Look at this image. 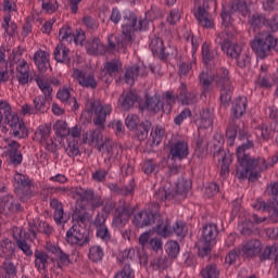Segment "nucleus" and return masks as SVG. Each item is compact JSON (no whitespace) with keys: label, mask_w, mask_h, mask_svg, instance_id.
Wrapping results in <instances>:
<instances>
[{"label":"nucleus","mask_w":278,"mask_h":278,"mask_svg":"<svg viewBox=\"0 0 278 278\" xmlns=\"http://www.w3.org/2000/svg\"><path fill=\"white\" fill-rule=\"evenodd\" d=\"M96 114L93 118V125L98 127V129L90 130L89 132L83 134V144H89V147H98V151H103L105 149V153L108 162H112L114 160V153L118 155V148L112 146V142L109 138H103V129H105V121L110 114H112V106L111 105H103L101 100H88L86 103V110L81 113Z\"/></svg>","instance_id":"nucleus-1"},{"label":"nucleus","mask_w":278,"mask_h":278,"mask_svg":"<svg viewBox=\"0 0 278 278\" xmlns=\"http://www.w3.org/2000/svg\"><path fill=\"white\" fill-rule=\"evenodd\" d=\"M249 149H253V141H248L238 147L236 166V175L238 179H249V181H255L260 177L261 173L268 170L269 165L266 164L264 157H252L247 153Z\"/></svg>","instance_id":"nucleus-2"},{"label":"nucleus","mask_w":278,"mask_h":278,"mask_svg":"<svg viewBox=\"0 0 278 278\" xmlns=\"http://www.w3.org/2000/svg\"><path fill=\"white\" fill-rule=\"evenodd\" d=\"M132 224L137 226L139 229L142 227H151V225H155L153 227L154 231L159 236L163 238H167L170 230H168V222L164 223V217L161 214L152 213L150 211L139 212L134 216Z\"/></svg>","instance_id":"nucleus-3"},{"label":"nucleus","mask_w":278,"mask_h":278,"mask_svg":"<svg viewBox=\"0 0 278 278\" xmlns=\"http://www.w3.org/2000/svg\"><path fill=\"white\" fill-rule=\"evenodd\" d=\"M251 47L260 60H266L273 51L278 52V38L271 31H262L254 37Z\"/></svg>","instance_id":"nucleus-4"},{"label":"nucleus","mask_w":278,"mask_h":278,"mask_svg":"<svg viewBox=\"0 0 278 278\" xmlns=\"http://www.w3.org/2000/svg\"><path fill=\"white\" fill-rule=\"evenodd\" d=\"M11 129V136L14 138H27V127L21 122L18 115H12V108L8 102H0V123L3 121Z\"/></svg>","instance_id":"nucleus-5"},{"label":"nucleus","mask_w":278,"mask_h":278,"mask_svg":"<svg viewBox=\"0 0 278 278\" xmlns=\"http://www.w3.org/2000/svg\"><path fill=\"white\" fill-rule=\"evenodd\" d=\"M214 77L215 84L220 92V103L228 105V103H231V96L233 94V85H231L229 70L222 67Z\"/></svg>","instance_id":"nucleus-6"},{"label":"nucleus","mask_w":278,"mask_h":278,"mask_svg":"<svg viewBox=\"0 0 278 278\" xmlns=\"http://www.w3.org/2000/svg\"><path fill=\"white\" fill-rule=\"evenodd\" d=\"M138 25V16L134 12L125 13L122 20V35L118 39V45L127 47L134 42V31Z\"/></svg>","instance_id":"nucleus-7"},{"label":"nucleus","mask_w":278,"mask_h":278,"mask_svg":"<svg viewBox=\"0 0 278 278\" xmlns=\"http://www.w3.org/2000/svg\"><path fill=\"white\" fill-rule=\"evenodd\" d=\"M65 241L72 247H86L90 243V232L81 224H74L66 232Z\"/></svg>","instance_id":"nucleus-8"},{"label":"nucleus","mask_w":278,"mask_h":278,"mask_svg":"<svg viewBox=\"0 0 278 278\" xmlns=\"http://www.w3.org/2000/svg\"><path fill=\"white\" fill-rule=\"evenodd\" d=\"M216 45H220L222 51L226 53L227 58L236 60L242 53V48L238 43H233V34L230 31H222L215 38Z\"/></svg>","instance_id":"nucleus-9"},{"label":"nucleus","mask_w":278,"mask_h":278,"mask_svg":"<svg viewBox=\"0 0 278 278\" xmlns=\"http://www.w3.org/2000/svg\"><path fill=\"white\" fill-rule=\"evenodd\" d=\"M216 0H203L202 4L198 7L194 16L200 25L205 29L214 27V18L210 16V10H216Z\"/></svg>","instance_id":"nucleus-10"},{"label":"nucleus","mask_w":278,"mask_h":278,"mask_svg":"<svg viewBox=\"0 0 278 278\" xmlns=\"http://www.w3.org/2000/svg\"><path fill=\"white\" fill-rule=\"evenodd\" d=\"M15 186V194L21 199V201H27V199L31 198V180L23 174H16L14 176Z\"/></svg>","instance_id":"nucleus-11"},{"label":"nucleus","mask_w":278,"mask_h":278,"mask_svg":"<svg viewBox=\"0 0 278 278\" xmlns=\"http://www.w3.org/2000/svg\"><path fill=\"white\" fill-rule=\"evenodd\" d=\"M121 71H123V63L118 60H112L104 63V68L100 72L99 77L104 84H112Z\"/></svg>","instance_id":"nucleus-12"},{"label":"nucleus","mask_w":278,"mask_h":278,"mask_svg":"<svg viewBox=\"0 0 278 278\" xmlns=\"http://www.w3.org/2000/svg\"><path fill=\"white\" fill-rule=\"evenodd\" d=\"M22 206L21 203H16L14 200V195L8 194L0 198V214L1 218H10V216H14L16 212H21Z\"/></svg>","instance_id":"nucleus-13"},{"label":"nucleus","mask_w":278,"mask_h":278,"mask_svg":"<svg viewBox=\"0 0 278 278\" xmlns=\"http://www.w3.org/2000/svg\"><path fill=\"white\" fill-rule=\"evenodd\" d=\"M244 123L240 119H230L228 128L226 130V137L228 138V142L233 144L236 140V136L239 134L240 140L247 138V132H244Z\"/></svg>","instance_id":"nucleus-14"},{"label":"nucleus","mask_w":278,"mask_h":278,"mask_svg":"<svg viewBox=\"0 0 278 278\" xmlns=\"http://www.w3.org/2000/svg\"><path fill=\"white\" fill-rule=\"evenodd\" d=\"M134 214V208L127 204L125 201H119V205L115 211V217H114V224L117 225V227H123L129 218H131V215Z\"/></svg>","instance_id":"nucleus-15"},{"label":"nucleus","mask_w":278,"mask_h":278,"mask_svg":"<svg viewBox=\"0 0 278 278\" xmlns=\"http://www.w3.org/2000/svg\"><path fill=\"white\" fill-rule=\"evenodd\" d=\"M189 153L188 142L177 141L170 144L168 160H172L173 162H177V160H179V162H181V160H186V157H188Z\"/></svg>","instance_id":"nucleus-16"},{"label":"nucleus","mask_w":278,"mask_h":278,"mask_svg":"<svg viewBox=\"0 0 278 278\" xmlns=\"http://www.w3.org/2000/svg\"><path fill=\"white\" fill-rule=\"evenodd\" d=\"M199 129H210L214 124V111L212 109H202L194 119Z\"/></svg>","instance_id":"nucleus-17"},{"label":"nucleus","mask_w":278,"mask_h":278,"mask_svg":"<svg viewBox=\"0 0 278 278\" xmlns=\"http://www.w3.org/2000/svg\"><path fill=\"white\" fill-rule=\"evenodd\" d=\"M254 210L257 212L263 211V212H268L271 220L276 223L277 217H278V201L273 200L271 202H264V201H258L253 205Z\"/></svg>","instance_id":"nucleus-18"},{"label":"nucleus","mask_w":278,"mask_h":278,"mask_svg":"<svg viewBox=\"0 0 278 278\" xmlns=\"http://www.w3.org/2000/svg\"><path fill=\"white\" fill-rule=\"evenodd\" d=\"M74 77L83 88H91V90L97 88V79H94L93 74H84V72L79 70H74Z\"/></svg>","instance_id":"nucleus-19"},{"label":"nucleus","mask_w":278,"mask_h":278,"mask_svg":"<svg viewBox=\"0 0 278 278\" xmlns=\"http://www.w3.org/2000/svg\"><path fill=\"white\" fill-rule=\"evenodd\" d=\"M239 253H242L245 257H255L262 253V242L257 239H252L243 245Z\"/></svg>","instance_id":"nucleus-20"},{"label":"nucleus","mask_w":278,"mask_h":278,"mask_svg":"<svg viewBox=\"0 0 278 278\" xmlns=\"http://www.w3.org/2000/svg\"><path fill=\"white\" fill-rule=\"evenodd\" d=\"M109 188L111 192L119 194V197H131L134 195V190L136 189V182L130 180L126 185L111 184Z\"/></svg>","instance_id":"nucleus-21"},{"label":"nucleus","mask_w":278,"mask_h":278,"mask_svg":"<svg viewBox=\"0 0 278 278\" xmlns=\"http://www.w3.org/2000/svg\"><path fill=\"white\" fill-rule=\"evenodd\" d=\"M50 206L54 210L53 218L56 225H64L65 223H68V218H71V216L64 215V207L60 200L52 199L50 201Z\"/></svg>","instance_id":"nucleus-22"},{"label":"nucleus","mask_w":278,"mask_h":278,"mask_svg":"<svg viewBox=\"0 0 278 278\" xmlns=\"http://www.w3.org/2000/svg\"><path fill=\"white\" fill-rule=\"evenodd\" d=\"M218 237V227L215 224H208L203 227L202 242L203 244H216V238Z\"/></svg>","instance_id":"nucleus-23"},{"label":"nucleus","mask_w":278,"mask_h":278,"mask_svg":"<svg viewBox=\"0 0 278 278\" xmlns=\"http://www.w3.org/2000/svg\"><path fill=\"white\" fill-rule=\"evenodd\" d=\"M150 49L155 58L160 60H166L168 53H166V47H164V40L160 37H154L150 42Z\"/></svg>","instance_id":"nucleus-24"},{"label":"nucleus","mask_w":278,"mask_h":278,"mask_svg":"<svg viewBox=\"0 0 278 278\" xmlns=\"http://www.w3.org/2000/svg\"><path fill=\"white\" fill-rule=\"evenodd\" d=\"M52 99L53 98H47L45 96L35 97L33 100L35 114H47V112H49V108H51Z\"/></svg>","instance_id":"nucleus-25"},{"label":"nucleus","mask_w":278,"mask_h":278,"mask_svg":"<svg viewBox=\"0 0 278 278\" xmlns=\"http://www.w3.org/2000/svg\"><path fill=\"white\" fill-rule=\"evenodd\" d=\"M232 117L230 119L240 121L247 113V98H237L232 103Z\"/></svg>","instance_id":"nucleus-26"},{"label":"nucleus","mask_w":278,"mask_h":278,"mask_svg":"<svg viewBox=\"0 0 278 278\" xmlns=\"http://www.w3.org/2000/svg\"><path fill=\"white\" fill-rule=\"evenodd\" d=\"M76 207L72 215L73 220L76 225H86L88 220V211H86V204H79V201H76Z\"/></svg>","instance_id":"nucleus-27"},{"label":"nucleus","mask_w":278,"mask_h":278,"mask_svg":"<svg viewBox=\"0 0 278 278\" xmlns=\"http://www.w3.org/2000/svg\"><path fill=\"white\" fill-rule=\"evenodd\" d=\"M68 53H71V50L66 48V46L58 45L53 52L55 62L66 65L71 64V58L68 56Z\"/></svg>","instance_id":"nucleus-28"},{"label":"nucleus","mask_w":278,"mask_h":278,"mask_svg":"<svg viewBox=\"0 0 278 278\" xmlns=\"http://www.w3.org/2000/svg\"><path fill=\"white\" fill-rule=\"evenodd\" d=\"M138 101V94L134 91H129L127 93H123L119 97L118 103L123 110L129 111L134 105H136V102Z\"/></svg>","instance_id":"nucleus-29"},{"label":"nucleus","mask_w":278,"mask_h":278,"mask_svg":"<svg viewBox=\"0 0 278 278\" xmlns=\"http://www.w3.org/2000/svg\"><path fill=\"white\" fill-rule=\"evenodd\" d=\"M1 247V253L0 257L2 260H12L14 257V251L16 250V243L12 242L10 239H4L0 243Z\"/></svg>","instance_id":"nucleus-30"},{"label":"nucleus","mask_w":278,"mask_h":278,"mask_svg":"<svg viewBox=\"0 0 278 278\" xmlns=\"http://www.w3.org/2000/svg\"><path fill=\"white\" fill-rule=\"evenodd\" d=\"M208 146L210 142H207L205 135L198 134L195 137V155L198 157H205L207 155Z\"/></svg>","instance_id":"nucleus-31"},{"label":"nucleus","mask_w":278,"mask_h":278,"mask_svg":"<svg viewBox=\"0 0 278 278\" xmlns=\"http://www.w3.org/2000/svg\"><path fill=\"white\" fill-rule=\"evenodd\" d=\"M144 77V67L138 65H132L126 70L125 81L130 84V86L138 79V76Z\"/></svg>","instance_id":"nucleus-32"},{"label":"nucleus","mask_w":278,"mask_h":278,"mask_svg":"<svg viewBox=\"0 0 278 278\" xmlns=\"http://www.w3.org/2000/svg\"><path fill=\"white\" fill-rule=\"evenodd\" d=\"M50 136L51 125L45 124L37 128V130L35 131L34 140H36V142H39V144H45V142L49 140Z\"/></svg>","instance_id":"nucleus-33"},{"label":"nucleus","mask_w":278,"mask_h":278,"mask_svg":"<svg viewBox=\"0 0 278 278\" xmlns=\"http://www.w3.org/2000/svg\"><path fill=\"white\" fill-rule=\"evenodd\" d=\"M34 62L38 67L40 73H45L47 71V66H49V54L45 51H37L34 54Z\"/></svg>","instance_id":"nucleus-34"},{"label":"nucleus","mask_w":278,"mask_h":278,"mask_svg":"<svg viewBox=\"0 0 278 278\" xmlns=\"http://www.w3.org/2000/svg\"><path fill=\"white\" fill-rule=\"evenodd\" d=\"M34 62L38 67L40 73H45L47 71V66H49V54L45 51H37L34 54Z\"/></svg>","instance_id":"nucleus-35"},{"label":"nucleus","mask_w":278,"mask_h":278,"mask_svg":"<svg viewBox=\"0 0 278 278\" xmlns=\"http://www.w3.org/2000/svg\"><path fill=\"white\" fill-rule=\"evenodd\" d=\"M266 23H268V20L262 13H254L249 16V25L251 29H254V31H257V29L261 27L266 26Z\"/></svg>","instance_id":"nucleus-36"},{"label":"nucleus","mask_w":278,"mask_h":278,"mask_svg":"<svg viewBox=\"0 0 278 278\" xmlns=\"http://www.w3.org/2000/svg\"><path fill=\"white\" fill-rule=\"evenodd\" d=\"M216 58H218V51L210 50V45L207 42H204L202 45V60L205 66H212Z\"/></svg>","instance_id":"nucleus-37"},{"label":"nucleus","mask_w":278,"mask_h":278,"mask_svg":"<svg viewBox=\"0 0 278 278\" xmlns=\"http://www.w3.org/2000/svg\"><path fill=\"white\" fill-rule=\"evenodd\" d=\"M93 195L94 191L86 190L81 187H76L75 199L79 201V205H86V203H90V201H92Z\"/></svg>","instance_id":"nucleus-38"},{"label":"nucleus","mask_w":278,"mask_h":278,"mask_svg":"<svg viewBox=\"0 0 278 278\" xmlns=\"http://www.w3.org/2000/svg\"><path fill=\"white\" fill-rule=\"evenodd\" d=\"M179 97L182 105H193V103H197V94L188 92L185 83L180 86Z\"/></svg>","instance_id":"nucleus-39"},{"label":"nucleus","mask_w":278,"mask_h":278,"mask_svg":"<svg viewBox=\"0 0 278 278\" xmlns=\"http://www.w3.org/2000/svg\"><path fill=\"white\" fill-rule=\"evenodd\" d=\"M199 81H200L202 91L205 93L212 90V84H214L216 79L214 75H210V73L207 72H202L199 76Z\"/></svg>","instance_id":"nucleus-40"},{"label":"nucleus","mask_w":278,"mask_h":278,"mask_svg":"<svg viewBox=\"0 0 278 278\" xmlns=\"http://www.w3.org/2000/svg\"><path fill=\"white\" fill-rule=\"evenodd\" d=\"M152 128V124L150 121H144L141 122L138 127H136V136L138 138V140H140V142H142V140H147V138H149V131H151Z\"/></svg>","instance_id":"nucleus-41"},{"label":"nucleus","mask_w":278,"mask_h":278,"mask_svg":"<svg viewBox=\"0 0 278 278\" xmlns=\"http://www.w3.org/2000/svg\"><path fill=\"white\" fill-rule=\"evenodd\" d=\"M190 188H192V181L190 179L181 178L176 184V189L174 190L175 197L177 195H186L190 192Z\"/></svg>","instance_id":"nucleus-42"},{"label":"nucleus","mask_w":278,"mask_h":278,"mask_svg":"<svg viewBox=\"0 0 278 278\" xmlns=\"http://www.w3.org/2000/svg\"><path fill=\"white\" fill-rule=\"evenodd\" d=\"M165 223H168L167 229L169 232L167 236H170V233H175L176 236H178V238H186V233H188V226H186L184 222H176L173 228H170L169 220H166Z\"/></svg>","instance_id":"nucleus-43"},{"label":"nucleus","mask_w":278,"mask_h":278,"mask_svg":"<svg viewBox=\"0 0 278 278\" xmlns=\"http://www.w3.org/2000/svg\"><path fill=\"white\" fill-rule=\"evenodd\" d=\"M146 105L149 112H153L154 114H157V112L164 109V103H162L157 94L147 98Z\"/></svg>","instance_id":"nucleus-44"},{"label":"nucleus","mask_w":278,"mask_h":278,"mask_svg":"<svg viewBox=\"0 0 278 278\" xmlns=\"http://www.w3.org/2000/svg\"><path fill=\"white\" fill-rule=\"evenodd\" d=\"M156 201H173L175 199V189L170 187H161L154 194Z\"/></svg>","instance_id":"nucleus-45"},{"label":"nucleus","mask_w":278,"mask_h":278,"mask_svg":"<svg viewBox=\"0 0 278 278\" xmlns=\"http://www.w3.org/2000/svg\"><path fill=\"white\" fill-rule=\"evenodd\" d=\"M88 53L91 55H99V53H103L104 47L101 43V40L97 37L89 40L87 46Z\"/></svg>","instance_id":"nucleus-46"},{"label":"nucleus","mask_w":278,"mask_h":278,"mask_svg":"<svg viewBox=\"0 0 278 278\" xmlns=\"http://www.w3.org/2000/svg\"><path fill=\"white\" fill-rule=\"evenodd\" d=\"M75 38V33H73V28H71V26H65L62 27L59 30V40H61V42H73V39Z\"/></svg>","instance_id":"nucleus-47"},{"label":"nucleus","mask_w":278,"mask_h":278,"mask_svg":"<svg viewBox=\"0 0 278 278\" xmlns=\"http://www.w3.org/2000/svg\"><path fill=\"white\" fill-rule=\"evenodd\" d=\"M49 260V255L43 251H35V266L36 268L40 269V264L42 270L47 269V262Z\"/></svg>","instance_id":"nucleus-48"},{"label":"nucleus","mask_w":278,"mask_h":278,"mask_svg":"<svg viewBox=\"0 0 278 278\" xmlns=\"http://www.w3.org/2000/svg\"><path fill=\"white\" fill-rule=\"evenodd\" d=\"M239 231L242 236H253L255 232V224L251 219H245L239 225Z\"/></svg>","instance_id":"nucleus-49"},{"label":"nucleus","mask_w":278,"mask_h":278,"mask_svg":"<svg viewBox=\"0 0 278 278\" xmlns=\"http://www.w3.org/2000/svg\"><path fill=\"white\" fill-rule=\"evenodd\" d=\"M35 81L41 92H43V97L52 99L51 93L53 92V88L49 86V83H46L42 78H40V76H37Z\"/></svg>","instance_id":"nucleus-50"},{"label":"nucleus","mask_w":278,"mask_h":278,"mask_svg":"<svg viewBox=\"0 0 278 278\" xmlns=\"http://www.w3.org/2000/svg\"><path fill=\"white\" fill-rule=\"evenodd\" d=\"M277 257H278V250L277 247L271 245V247H267L262 255L260 256L261 262H264L265 260H275V262H277Z\"/></svg>","instance_id":"nucleus-51"},{"label":"nucleus","mask_w":278,"mask_h":278,"mask_svg":"<svg viewBox=\"0 0 278 278\" xmlns=\"http://www.w3.org/2000/svg\"><path fill=\"white\" fill-rule=\"evenodd\" d=\"M201 275L203 278H218L220 276V270L216 265H208L202 269Z\"/></svg>","instance_id":"nucleus-52"},{"label":"nucleus","mask_w":278,"mask_h":278,"mask_svg":"<svg viewBox=\"0 0 278 278\" xmlns=\"http://www.w3.org/2000/svg\"><path fill=\"white\" fill-rule=\"evenodd\" d=\"M2 268L5 273L7 278H14L16 277V265H14V263L10 262V260H4L3 264H2Z\"/></svg>","instance_id":"nucleus-53"},{"label":"nucleus","mask_w":278,"mask_h":278,"mask_svg":"<svg viewBox=\"0 0 278 278\" xmlns=\"http://www.w3.org/2000/svg\"><path fill=\"white\" fill-rule=\"evenodd\" d=\"M118 40H121V36L116 37V35H110L108 38L109 45L106 47V50L116 51L117 49H122L123 51H125L127 47H122L121 45H118Z\"/></svg>","instance_id":"nucleus-54"},{"label":"nucleus","mask_w":278,"mask_h":278,"mask_svg":"<svg viewBox=\"0 0 278 278\" xmlns=\"http://www.w3.org/2000/svg\"><path fill=\"white\" fill-rule=\"evenodd\" d=\"M89 260L92 262H101V260H103V248H101V245H93L90 248Z\"/></svg>","instance_id":"nucleus-55"},{"label":"nucleus","mask_w":278,"mask_h":278,"mask_svg":"<svg viewBox=\"0 0 278 278\" xmlns=\"http://www.w3.org/2000/svg\"><path fill=\"white\" fill-rule=\"evenodd\" d=\"M11 16L7 15L3 18V23H2V27L5 28V33L8 34V36H14V34H16V24L14 22H10L11 21Z\"/></svg>","instance_id":"nucleus-56"},{"label":"nucleus","mask_w":278,"mask_h":278,"mask_svg":"<svg viewBox=\"0 0 278 278\" xmlns=\"http://www.w3.org/2000/svg\"><path fill=\"white\" fill-rule=\"evenodd\" d=\"M256 136H261L263 140H268L270 134H273V128L268 127V124H261L255 128Z\"/></svg>","instance_id":"nucleus-57"},{"label":"nucleus","mask_w":278,"mask_h":278,"mask_svg":"<svg viewBox=\"0 0 278 278\" xmlns=\"http://www.w3.org/2000/svg\"><path fill=\"white\" fill-rule=\"evenodd\" d=\"M9 163L13 166H21L23 163V153L21 151H9Z\"/></svg>","instance_id":"nucleus-58"},{"label":"nucleus","mask_w":278,"mask_h":278,"mask_svg":"<svg viewBox=\"0 0 278 278\" xmlns=\"http://www.w3.org/2000/svg\"><path fill=\"white\" fill-rule=\"evenodd\" d=\"M166 252L169 255V257H173V260L177 258V255H179V243L177 241H170L166 245Z\"/></svg>","instance_id":"nucleus-59"},{"label":"nucleus","mask_w":278,"mask_h":278,"mask_svg":"<svg viewBox=\"0 0 278 278\" xmlns=\"http://www.w3.org/2000/svg\"><path fill=\"white\" fill-rule=\"evenodd\" d=\"M235 60H237L239 68H247V66L251 65V56L248 53L241 52Z\"/></svg>","instance_id":"nucleus-60"},{"label":"nucleus","mask_w":278,"mask_h":278,"mask_svg":"<svg viewBox=\"0 0 278 278\" xmlns=\"http://www.w3.org/2000/svg\"><path fill=\"white\" fill-rule=\"evenodd\" d=\"M125 125L128 129H136L140 125V117L136 114H130L125 119Z\"/></svg>","instance_id":"nucleus-61"},{"label":"nucleus","mask_w":278,"mask_h":278,"mask_svg":"<svg viewBox=\"0 0 278 278\" xmlns=\"http://www.w3.org/2000/svg\"><path fill=\"white\" fill-rule=\"evenodd\" d=\"M164 129L160 126L152 128L151 136L153 138V143L160 144V142H162V138H164Z\"/></svg>","instance_id":"nucleus-62"},{"label":"nucleus","mask_w":278,"mask_h":278,"mask_svg":"<svg viewBox=\"0 0 278 278\" xmlns=\"http://www.w3.org/2000/svg\"><path fill=\"white\" fill-rule=\"evenodd\" d=\"M229 164H231V156L224 155L222 159L220 177L224 179L229 175Z\"/></svg>","instance_id":"nucleus-63"},{"label":"nucleus","mask_w":278,"mask_h":278,"mask_svg":"<svg viewBox=\"0 0 278 278\" xmlns=\"http://www.w3.org/2000/svg\"><path fill=\"white\" fill-rule=\"evenodd\" d=\"M231 10L233 12H242V14H244V12H248V7H247V1L244 0H232V4H231Z\"/></svg>","instance_id":"nucleus-64"}]
</instances>
